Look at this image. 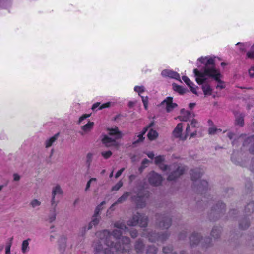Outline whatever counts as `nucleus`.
<instances>
[{"label": "nucleus", "mask_w": 254, "mask_h": 254, "mask_svg": "<svg viewBox=\"0 0 254 254\" xmlns=\"http://www.w3.org/2000/svg\"><path fill=\"white\" fill-rule=\"evenodd\" d=\"M117 229L111 234L107 230L96 233L99 239L98 243L94 244L96 253L103 254H131L130 239L122 236L129 231L123 221L119 220L114 225Z\"/></svg>", "instance_id": "1"}, {"label": "nucleus", "mask_w": 254, "mask_h": 254, "mask_svg": "<svg viewBox=\"0 0 254 254\" xmlns=\"http://www.w3.org/2000/svg\"><path fill=\"white\" fill-rule=\"evenodd\" d=\"M198 61L205 65L203 71L197 69L193 70L196 81L198 84L207 82L210 79H213L217 82L216 86L217 89L221 90L225 87V83L222 80V75L215 66L214 59L209 57H201Z\"/></svg>", "instance_id": "2"}, {"label": "nucleus", "mask_w": 254, "mask_h": 254, "mask_svg": "<svg viewBox=\"0 0 254 254\" xmlns=\"http://www.w3.org/2000/svg\"><path fill=\"white\" fill-rule=\"evenodd\" d=\"M164 160V156L159 155L155 158V163L164 171L168 170L170 171L172 168L175 169L174 171L171 172L168 175V180H174L177 177L181 175L186 170V167L182 165H179L178 164H175L171 166H168L163 163Z\"/></svg>", "instance_id": "3"}, {"label": "nucleus", "mask_w": 254, "mask_h": 254, "mask_svg": "<svg viewBox=\"0 0 254 254\" xmlns=\"http://www.w3.org/2000/svg\"><path fill=\"white\" fill-rule=\"evenodd\" d=\"M121 137V133L119 131L118 128L116 127L109 129L108 135L104 136L102 141L107 146L117 147L119 144L118 140Z\"/></svg>", "instance_id": "4"}, {"label": "nucleus", "mask_w": 254, "mask_h": 254, "mask_svg": "<svg viewBox=\"0 0 254 254\" xmlns=\"http://www.w3.org/2000/svg\"><path fill=\"white\" fill-rule=\"evenodd\" d=\"M183 124L180 123L177 124V126L173 130V135L176 138H179L181 140H185L189 134L190 133V138L193 137L196 135V130H194L190 133V127L189 124H187L185 134L183 135L182 132Z\"/></svg>", "instance_id": "5"}, {"label": "nucleus", "mask_w": 254, "mask_h": 254, "mask_svg": "<svg viewBox=\"0 0 254 254\" xmlns=\"http://www.w3.org/2000/svg\"><path fill=\"white\" fill-rule=\"evenodd\" d=\"M148 223V219L147 217L140 213H137L136 214L134 215L132 218L130 219L127 222V224L128 226H136L139 225L141 227H145Z\"/></svg>", "instance_id": "6"}, {"label": "nucleus", "mask_w": 254, "mask_h": 254, "mask_svg": "<svg viewBox=\"0 0 254 254\" xmlns=\"http://www.w3.org/2000/svg\"><path fill=\"white\" fill-rule=\"evenodd\" d=\"M143 236L148 238L150 242H163L168 237V235L166 233H163L161 235L156 232V231L145 230L143 234Z\"/></svg>", "instance_id": "7"}, {"label": "nucleus", "mask_w": 254, "mask_h": 254, "mask_svg": "<svg viewBox=\"0 0 254 254\" xmlns=\"http://www.w3.org/2000/svg\"><path fill=\"white\" fill-rule=\"evenodd\" d=\"M63 193V190L59 185H56L52 188L50 205L53 207H57L59 202V196Z\"/></svg>", "instance_id": "8"}, {"label": "nucleus", "mask_w": 254, "mask_h": 254, "mask_svg": "<svg viewBox=\"0 0 254 254\" xmlns=\"http://www.w3.org/2000/svg\"><path fill=\"white\" fill-rule=\"evenodd\" d=\"M148 197V193L144 190L139 192L136 197H132V200L135 201L138 207L142 208L145 206L146 201Z\"/></svg>", "instance_id": "9"}, {"label": "nucleus", "mask_w": 254, "mask_h": 254, "mask_svg": "<svg viewBox=\"0 0 254 254\" xmlns=\"http://www.w3.org/2000/svg\"><path fill=\"white\" fill-rule=\"evenodd\" d=\"M105 204V201L102 202L95 209L94 214L92 217L91 221L88 224V229H91L93 226L97 225L100 221L99 213L103 209V206Z\"/></svg>", "instance_id": "10"}, {"label": "nucleus", "mask_w": 254, "mask_h": 254, "mask_svg": "<svg viewBox=\"0 0 254 254\" xmlns=\"http://www.w3.org/2000/svg\"><path fill=\"white\" fill-rule=\"evenodd\" d=\"M157 222L160 227L167 229L171 225V219L168 214L157 215Z\"/></svg>", "instance_id": "11"}, {"label": "nucleus", "mask_w": 254, "mask_h": 254, "mask_svg": "<svg viewBox=\"0 0 254 254\" xmlns=\"http://www.w3.org/2000/svg\"><path fill=\"white\" fill-rule=\"evenodd\" d=\"M190 239L191 245H196L201 243L203 246H208L210 242V238H207L206 241L204 240L203 242V239L202 238H201L200 239V235L196 233H192L190 236Z\"/></svg>", "instance_id": "12"}, {"label": "nucleus", "mask_w": 254, "mask_h": 254, "mask_svg": "<svg viewBox=\"0 0 254 254\" xmlns=\"http://www.w3.org/2000/svg\"><path fill=\"white\" fill-rule=\"evenodd\" d=\"M148 178L150 184L154 186L160 185L162 181V176L154 171L150 172L148 174Z\"/></svg>", "instance_id": "13"}, {"label": "nucleus", "mask_w": 254, "mask_h": 254, "mask_svg": "<svg viewBox=\"0 0 254 254\" xmlns=\"http://www.w3.org/2000/svg\"><path fill=\"white\" fill-rule=\"evenodd\" d=\"M225 209V205L221 202H218L215 206H214L212 210L211 215H216V218L220 216L222 214Z\"/></svg>", "instance_id": "14"}, {"label": "nucleus", "mask_w": 254, "mask_h": 254, "mask_svg": "<svg viewBox=\"0 0 254 254\" xmlns=\"http://www.w3.org/2000/svg\"><path fill=\"white\" fill-rule=\"evenodd\" d=\"M208 189V184L206 181L203 180L199 181V183L197 184L196 189L201 194H204L205 195L204 197H205Z\"/></svg>", "instance_id": "15"}, {"label": "nucleus", "mask_w": 254, "mask_h": 254, "mask_svg": "<svg viewBox=\"0 0 254 254\" xmlns=\"http://www.w3.org/2000/svg\"><path fill=\"white\" fill-rule=\"evenodd\" d=\"M134 90L135 92L138 93V95L140 96L144 108L145 110H147L148 105V98L147 97H144L140 95L141 93L144 92L145 87L143 86H135L134 88Z\"/></svg>", "instance_id": "16"}, {"label": "nucleus", "mask_w": 254, "mask_h": 254, "mask_svg": "<svg viewBox=\"0 0 254 254\" xmlns=\"http://www.w3.org/2000/svg\"><path fill=\"white\" fill-rule=\"evenodd\" d=\"M194 115L192 112L183 109L181 110V114L178 118L180 121H187L188 120H190L194 117Z\"/></svg>", "instance_id": "17"}, {"label": "nucleus", "mask_w": 254, "mask_h": 254, "mask_svg": "<svg viewBox=\"0 0 254 254\" xmlns=\"http://www.w3.org/2000/svg\"><path fill=\"white\" fill-rule=\"evenodd\" d=\"M163 77H169L180 81V75L176 72L171 69H164L161 72Z\"/></svg>", "instance_id": "18"}, {"label": "nucleus", "mask_w": 254, "mask_h": 254, "mask_svg": "<svg viewBox=\"0 0 254 254\" xmlns=\"http://www.w3.org/2000/svg\"><path fill=\"white\" fill-rule=\"evenodd\" d=\"M172 101L173 98L172 97H169L161 103L162 106H166V111L168 112L171 111L175 107L177 106V104L176 103H173Z\"/></svg>", "instance_id": "19"}, {"label": "nucleus", "mask_w": 254, "mask_h": 254, "mask_svg": "<svg viewBox=\"0 0 254 254\" xmlns=\"http://www.w3.org/2000/svg\"><path fill=\"white\" fill-rule=\"evenodd\" d=\"M203 172V170L200 168H196L191 170L190 174L191 175V180L193 181L196 182L197 179L201 177Z\"/></svg>", "instance_id": "20"}, {"label": "nucleus", "mask_w": 254, "mask_h": 254, "mask_svg": "<svg viewBox=\"0 0 254 254\" xmlns=\"http://www.w3.org/2000/svg\"><path fill=\"white\" fill-rule=\"evenodd\" d=\"M182 79L184 82L190 87L191 92L195 94H197V87H195L194 84L187 76H183Z\"/></svg>", "instance_id": "21"}, {"label": "nucleus", "mask_w": 254, "mask_h": 254, "mask_svg": "<svg viewBox=\"0 0 254 254\" xmlns=\"http://www.w3.org/2000/svg\"><path fill=\"white\" fill-rule=\"evenodd\" d=\"M236 46L239 47V51L241 53H245L246 52L248 48H249L251 44L250 42H238L236 44Z\"/></svg>", "instance_id": "22"}, {"label": "nucleus", "mask_w": 254, "mask_h": 254, "mask_svg": "<svg viewBox=\"0 0 254 254\" xmlns=\"http://www.w3.org/2000/svg\"><path fill=\"white\" fill-rule=\"evenodd\" d=\"M111 102H107L101 105L100 102H97L92 106V109L93 111H97L98 110H102L104 108H108L110 106Z\"/></svg>", "instance_id": "23"}, {"label": "nucleus", "mask_w": 254, "mask_h": 254, "mask_svg": "<svg viewBox=\"0 0 254 254\" xmlns=\"http://www.w3.org/2000/svg\"><path fill=\"white\" fill-rule=\"evenodd\" d=\"M94 123L88 122L87 124L82 127V131L80 132L81 135H84L85 133L89 132L93 128Z\"/></svg>", "instance_id": "24"}, {"label": "nucleus", "mask_w": 254, "mask_h": 254, "mask_svg": "<svg viewBox=\"0 0 254 254\" xmlns=\"http://www.w3.org/2000/svg\"><path fill=\"white\" fill-rule=\"evenodd\" d=\"M144 245L141 240L136 241L135 245V249L137 254H142L143 252Z\"/></svg>", "instance_id": "25"}, {"label": "nucleus", "mask_w": 254, "mask_h": 254, "mask_svg": "<svg viewBox=\"0 0 254 254\" xmlns=\"http://www.w3.org/2000/svg\"><path fill=\"white\" fill-rule=\"evenodd\" d=\"M208 81H209V80H208L207 82H205L202 83V84H203V85H202V90H203L204 95L206 96L211 95L212 91V89L211 86H210V85H209L207 83V82Z\"/></svg>", "instance_id": "26"}, {"label": "nucleus", "mask_w": 254, "mask_h": 254, "mask_svg": "<svg viewBox=\"0 0 254 254\" xmlns=\"http://www.w3.org/2000/svg\"><path fill=\"white\" fill-rule=\"evenodd\" d=\"M51 210L50 211V214L48 216V221L52 223L54 221H55L56 217V207H53L50 205Z\"/></svg>", "instance_id": "27"}, {"label": "nucleus", "mask_w": 254, "mask_h": 254, "mask_svg": "<svg viewBox=\"0 0 254 254\" xmlns=\"http://www.w3.org/2000/svg\"><path fill=\"white\" fill-rule=\"evenodd\" d=\"M254 212V203L250 202L247 204L245 209V213L246 216H248Z\"/></svg>", "instance_id": "28"}, {"label": "nucleus", "mask_w": 254, "mask_h": 254, "mask_svg": "<svg viewBox=\"0 0 254 254\" xmlns=\"http://www.w3.org/2000/svg\"><path fill=\"white\" fill-rule=\"evenodd\" d=\"M59 135V133L55 134L53 137L47 139L45 142V146L46 148L50 147L53 144V143L55 142V141L57 139Z\"/></svg>", "instance_id": "29"}, {"label": "nucleus", "mask_w": 254, "mask_h": 254, "mask_svg": "<svg viewBox=\"0 0 254 254\" xmlns=\"http://www.w3.org/2000/svg\"><path fill=\"white\" fill-rule=\"evenodd\" d=\"M68 240V238L65 235H63L61 236L59 240V243L61 248H65L66 246V243Z\"/></svg>", "instance_id": "30"}, {"label": "nucleus", "mask_w": 254, "mask_h": 254, "mask_svg": "<svg viewBox=\"0 0 254 254\" xmlns=\"http://www.w3.org/2000/svg\"><path fill=\"white\" fill-rule=\"evenodd\" d=\"M31 240L30 238L24 240L22 242L21 251L23 253H25L29 249V242Z\"/></svg>", "instance_id": "31"}, {"label": "nucleus", "mask_w": 254, "mask_h": 254, "mask_svg": "<svg viewBox=\"0 0 254 254\" xmlns=\"http://www.w3.org/2000/svg\"><path fill=\"white\" fill-rule=\"evenodd\" d=\"M249 220L246 217V216L243 220L241 221L239 223L240 227L243 229L247 228L249 226Z\"/></svg>", "instance_id": "32"}, {"label": "nucleus", "mask_w": 254, "mask_h": 254, "mask_svg": "<svg viewBox=\"0 0 254 254\" xmlns=\"http://www.w3.org/2000/svg\"><path fill=\"white\" fill-rule=\"evenodd\" d=\"M172 87L173 90L177 92L180 94H183L186 92V89L182 87L181 86L178 85L176 84H173Z\"/></svg>", "instance_id": "33"}, {"label": "nucleus", "mask_w": 254, "mask_h": 254, "mask_svg": "<svg viewBox=\"0 0 254 254\" xmlns=\"http://www.w3.org/2000/svg\"><path fill=\"white\" fill-rule=\"evenodd\" d=\"M220 234V229L217 227H214L211 231V236L214 239L218 238Z\"/></svg>", "instance_id": "34"}, {"label": "nucleus", "mask_w": 254, "mask_h": 254, "mask_svg": "<svg viewBox=\"0 0 254 254\" xmlns=\"http://www.w3.org/2000/svg\"><path fill=\"white\" fill-rule=\"evenodd\" d=\"M147 130H148L147 128H144V129L143 130L142 132L137 136V139L134 141V142H133L134 144H137L140 142H141L143 140V139H144L143 135L146 132Z\"/></svg>", "instance_id": "35"}, {"label": "nucleus", "mask_w": 254, "mask_h": 254, "mask_svg": "<svg viewBox=\"0 0 254 254\" xmlns=\"http://www.w3.org/2000/svg\"><path fill=\"white\" fill-rule=\"evenodd\" d=\"M147 136L149 140H152L157 138L158 136V133L156 131L151 129L147 134Z\"/></svg>", "instance_id": "36"}, {"label": "nucleus", "mask_w": 254, "mask_h": 254, "mask_svg": "<svg viewBox=\"0 0 254 254\" xmlns=\"http://www.w3.org/2000/svg\"><path fill=\"white\" fill-rule=\"evenodd\" d=\"M130 195L129 192H125L124 193L122 196H121L116 201V203H122L123 202L125 201L128 197Z\"/></svg>", "instance_id": "37"}, {"label": "nucleus", "mask_w": 254, "mask_h": 254, "mask_svg": "<svg viewBox=\"0 0 254 254\" xmlns=\"http://www.w3.org/2000/svg\"><path fill=\"white\" fill-rule=\"evenodd\" d=\"M228 137L231 140L234 139L232 142V144L233 146H237V140L236 139V138L237 137V135L236 134L230 132L228 133Z\"/></svg>", "instance_id": "38"}, {"label": "nucleus", "mask_w": 254, "mask_h": 254, "mask_svg": "<svg viewBox=\"0 0 254 254\" xmlns=\"http://www.w3.org/2000/svg\"><path fill=\"white\" fill-rule=\"evenodd\" d=\"M246 56L247 58L254 59V43L251 46L250 50L247 52Z\"/></svg>", "instance_id": "39"}, {"label": "nucleus", "mask_w": 254, "mask_h": 254, "mask_svg": "<svg viewBox=\"0 0 254 254\" xmlns=\"http://www.w3.org/2000/svg\"><path fill=\"white\" fill-rule=\"evenodd\" d=\"M13 237L9 239V241L6 244L5 254H10V248L12 245Z\"/></svg>", "instance_id": "40"}, {"label": "nucleus", "mask_w": 254, "mask_h": 254, "mask_svg": "<svg viewBox=\"0 0 254 254\" xmlns=\"http://www.w3.org/2000/svg\"><path fill=\"white\" fill-rule=\"evenodd\" d=\"M41 202L36 199H34L30 203V205L33 208H36L40 206Z\"/></svg>", "instance_id": "41"}, {"label": "nucleus", "mask_w": 254, "mask_h": 254, "mask_svg": "<svg viewBox=\"0 0 254 254\" xmlns=\"http://www.w3.org/2000/svg\"><path fill=\"white\" fill-rule=\"evenodd\" d=\"M157 252V249L154 246H149L146 250V254H155Z\"/></svg>", "instance_id": "42"}, {"label": "nucleus", "mask_w": 254, "mask_h": 254, "mask_svg": "<svg viewBox=\"0 0 254 254\" xmlns=\"http://www.w3.org/2000/svg\"><path fill=\"white\" fill-rule=\"evenodd\" d=\"M222 130L220 129L216 128L215 127H213L209 128L208 132L209 134L213 135L221 132Z\"/></svg>", "instance_id": "43"}, {"label": "nucleus", "mask_w": 254, "mask_h": 254, "mask_svg": "<svg viewBox=\"0 0 254 254\" xmlns=\"http://www.w3.org/2000/svg\"><path fill=\"white\" fill-rule=\"evenodd\" d=\"M123 183L122 181H119L115 185H114L112 188V190L113 191H117L119 190L123 186Z\"/></svg>", "instance_id": "44"}, {"label": "nucleus", "mask_w": 254, "mask_h": 254, "mask_svg": "<svg viewBox=\"0 0 254 254\" xmlns=\"http://www.w3.org/2000/svg\"><path fill=\"white\" fill-rule=\"evenodd\" d=\"M236 124L240 126H243L244 125V119L242 115H240L239 117L236 118Z\"/></svg>", "instance_id": "45"}, {"label": "nucleus", "mask_w": 254, "mask_h": 254, "mask_svg": "<svg viewBox=\"0 0 254 254\" xmlns=\"http://www.w3.org/2000/svg\"><path fill=\"white\" fill-rule=\"evenodd\" d=\"M93 153L89 152L87 154L86 156V162L88 166H89L92 162V158L93 157Z\"/></svg>", "instance_id": "46"}, {"label": "nucleus", "mask_w": 254, "mask_h": 254, "mask_svg": "<svg viewBox=\"0 0 254 254\" xmlns=\"http://www.w3.org/2000/svg\"><path fill=\"white\" fill-rule=\"evenodd\" d=\"M97 181V179L95 178H92L91 179H90L87 183V184H86V188H85V190L86 191H88V190L89 189L90 187V186H91V184L92 183V182H96Z\"/></svg>", "instance_id": "47"}, {"label": "nucleus", "mask_w": 254, "mask_h": 254, "mask_svg": "<svg viewBox=\"0 0 254 254\" xmlns=\"http://www.w3.org/2000/svg\"><path fill=\"white\" fill-rule=\"evenodd\" d=\"M101 154L104 158L108 159L112 155V153L111 151H106L102 152Z\"/></svg>", "instance_id": "48"}, {"label": "nucleus", "mask_w": 254, "mask_h": 254, "mask_svg": "<svg viewBox=\"0 0 254 254\" xmlns=\"http://www.w3.org/2000/svg\"><path fill=\"white\" fill-rule=\"evenodd\" d=\"M190 125L191 126V127L194 128H197L199 126L197 121L193 118L191 120Z\"/></svg>", "instance_id": "49"}, {"label": "nucleus", "mask_w": 254, "mask_h": 254, "mask_svg": "<svg viewBox=\"0 0 254 254\" xmlns=\"http://www.w3.org/2000/svg\"><path fill=\"white\" fill-rule=\"evenodd\" d=\"M163 251L164 253H169L172 251V247L171 246L164 247H163Z\"/></svg>", "instance_id": "50"}, {"label": "nucleus", "mask_w": 254, "mask_h": 254, "mask_svg": "<svg viewBox=\"0 0 254 254\" xmlns=\"http://www.w3.org/2000/svg\"><path fill=\"white\" fill-rule=\"evenodd\" d=\"M90 116V115L89 114H85L82 116L80 117L79 119V123L80 124L82 122V121L85 119H86L87 118H88Z\"/></svg>", "instance_id": "51"}, {"label": "nucleus", "mask_w": 254, "mask_h": 254, "mask_svg": "<svg viewBox=\"0 0 254 254\" xmlns=\"http://www.w3.org/2000/svg\"><path fill=\"white\" fill-rule=\"evenodd\" d=\"M129 233L132 238H135L137 236V231L135 229L130 231Z\"/></svg>", "instance_id": "52"}, {"label": "nucleus", "mask_w": 254, "mask_h": 254, "mask_svg": "<svg viewBox=\"0 0 254 254\" xmlns=\"http://www.w3.org/2000/svg\"><path fill=\"white\" fill-rule=\"evenodd\" d=\"M249 74L251 77H254V65L249 70Z\"/></svg>", "instance_id": "53"}, {"label": "nucleus", "mask_w": 254, "mask_h": 254, "mask_svg": "<svg viewBox=\"0 0 254 254\" xmlns=\"http://www.w3.org/2000/svg\"><path fill=\"white\" fill-rule=\"evenodd\" d=\"M125 169V168H122L120 170H119L115 175V178H118L119 176H120L122 173L124 171Z\"/></svg>", "instance_id": "54"}, {"label": "nucleus", "mask_w": 254, "mask_h": 254, "mask_svg": "<svg viewBox=\"0 0 254 254\" xmlns=\"http://www.w3.org/2000/svg\"><path fill=\"white\" fill-rule=\"evenodd\" d=\"M13 180L15 181H19L20 179V176L16 173H14L13 174Z\"/></svg>", "instance_id": "55"}, {"label": "nucleus", "mask_w": 254, "mask_h": 254, "mask_svg": "<svg viewBox=\"0 0 254 254\" xmlns=\"http://www.w3.org/2000/svg\"><path fill=\"white\" fill-rule=\"evenodd\" d=\"M146 154L147 156L150 159H153L154 157V154L153 152H149Z\"/></svg>", "instance_id": "56"}, {"label": "nucleus", "mask_w": 254, "mask_h": 254, "mask_svg": "<svg viewBox=\"0 0 254 254\" xmlns=\"http://www.w3.org/2000/svg\"><path fill=\"white\" fill-rule=\"evenodd\" d=\"M149 161L148 159H145L142 162V165L146 167V165L148 164Z\"/></svg>", "instance_id": "57"}, {"label": "nucleus", "mask_w": 254, "mask_h": 254, "mask_svg": "<svg viewBox=\"0 0 254 254\" xmlns=\"http://www.w3.org/2000/svg\"><path fill=\"white\" fill-rule=\"evenodd\" d=\"M135 178H136V175L132 174L129 176V180L130 182H132L133 180H134L135 179Z\"/></svg>", "instance_id": "58"}, {"label": "nucleus", "mask_w": 254, "mask_h": 254, "mask_svg": "<svg viewBox=\"0 0 254 254\" xmlns=\"http://www.w3.org/2000/svg\"><path fill=\"white\" fill-rule=\"evenodd\" d=\"M117 204H118V203H116V202H115V203H113V204L111 206V207H110L109 209V210H108V211H107V213H108V212H109V210H112V211L114 210V206H115L116 205H117Z\"/></svg>", "instance_id": "59"}, {"label": "nucleus", "mask_w": 254, "mask_h": 254, "mask_svg": "<svg viewBox=\"0 0 254 254\" xmlns=\"http://www.w3.org/2000/svg\"><path fill=\"white\" fill-rule=\"evenodd\" d=\"M251 169L252 171L254 172V158H253L252 160V165L251 166Z\"/></svg>", "instance_id": "60"}, {"label": "nucleus", "mask_w": 254, "mask_h": 254, "mask_svg": "<svg viewBox=\"0 0 254 254\" xmlns=\"http://www.w3.org/2000/svg\"><path fill=\"white\" fill-rule=\"evenodd\" d=\"M246 137V135L245 134H241L238 138V140H242L244 139V138Z\"/></svg>", "instance_id": "61"}, {"label": "nucleus", "mask_w": 254, "mask_h": 254, "mask_svg": "<svg viewBox=\"0 0 254 254\" xmlns=\"http://www.w3.org/2000/svg\"><path fill=\"white\" fill-rule=\"evenodd\" d=\"M145 166L144 165H141V166L139 168V171L141 172L143 169L145 168Z\"/></svg>", "instance_id": "62"}, {"label": "nucleus", "mask_w": 254, "mask_h": 254, "mask_svg": "<svg viewBox=\"0 0 254 254\" xmlns=\"http://www.w3.org/2000/svg\"><path fill=\"white\" fill-rule=\"evenodd\" d=\"M195 103H190V104H189V107L191 109V108H193L195 106Z\"/></svg>", "instance_id": "63"}, {"label": "nucleus", "mask_w": 254, "mask_h": 254, "mask_svg": "<svg viewBox=\"0 0 254 254\" xmlns=\"http://www.w3.org/2000/svg\"><path fill=\"white\" fill-rule=\"evenodd\" d=\"M113 171H112L111 172V173H110V175H109V177L110 178H112L113 176Z\"/></svg>", "instance_id": "64"}]
</instances>
